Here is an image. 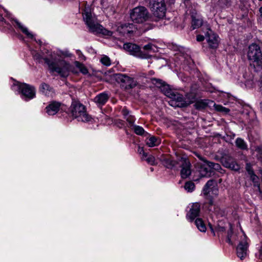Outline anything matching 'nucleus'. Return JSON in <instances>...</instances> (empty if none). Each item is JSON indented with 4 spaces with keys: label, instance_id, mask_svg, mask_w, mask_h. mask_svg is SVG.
<instances>
[{
    "label": "nucleus",
    "instance_id": "f257e3e1",
    "mask_svg": "<svg viewBox=\"0 0 262 262\" xmlns=\"http://www.w3.org/2000/svg\"><path fill=\"white\" fill-rule=\"evenodd\" d=\"M150 82L161 89L162 93L170 99L168 103L173 107H186L195 101V96L192 93H188L183 97L177 91L170 89L168 85L165 84L161 80L155 78L149 79Z\"/></svg>",
    "mask_w": 262,
    "mask_h": 262
},
{
    "label": "nucleus",
    "instance_id": "f03ea898",
    "mask_svg": "<svg viewBox=\"0 0 262 262\" xmlns=\"http://www.w3.org/2000/svg\"><path fill=\"white\" fill-rule=\"evenodd\" d=\"M62 55L64 57H70L71 54L68 51L62 52L60 56ZM59 55L55 54L53 57L52 55V61L48 58H45L46 63L48 64L49 69L52 72H55L60 75L61 77H66L69 76L70 72L77 73V71L74 70V68L69 63L64 60H60L58 58Z\"/></svg>",
    "mask_w": 262,
    "mask_h": 262
},
{
    "label": "nucleus",
    "instance_id": "7ed1b4c3",
    "mask_svg": "<svg viewBox=\"0 0 262 262\" xmlns=\"http://www.w3.org/2000/svg\"><path fill=\"white\" fill-rule=\"evenodd\" d=\"M82 14L83 19L91 32L106 36L112 35L111 31L105 29L98 23L95 17L92 15L89 8H85Z\"/></svg>",
    "mask_w": 262,
    "mask_h": 262
},
{
    "label": "nucleus",
    "instance_id": "20e7f679",
    "mask_svg": "<svg viewBox=\"0 0 262 262\" xmlns=\"http://www.w3.org/2000/svg\"><path fill=\"white\" fill-rule=\"evenodd\" d=\"M72 116L79 121L89 122L92 119L86 111L85 107L77 101H73L70 107Z\"/></svg>",
    "mask_w": 262,
    "mask_h": 262
},
{
    "label": "nucleus",
    "instance_id": "39448f33",
    "mask_svg": "<svg viewBox=\"0 0 262 262\" xmlns=\"http://www.w3.org/2000/svg\"><path fill=\"white\" fill-rule=\"evenodd\" d=\"M149 7L156 21L163 19L165 16L166 7L164 0H150Z\"/></svg>",
    "mask_w": 262,
    "mask_h": 262
},
{
    "label": "nucleus",
    "instance_id": "423d86ee",
    "mask_svg": "<svg viewBox=\"0 0 262 262\" xmlns=\"http://www.w3.org/2000/svg\"><path fill=\"white\" fill-rule=\"evenodd\" d=\"M130 17L133 21L136 23H143L149 18V14L144 7H137L130 12Z\"/></svg>",
    "mask_w": 262,
    "mask_h": 262
},
{
    "label": "nucleus",
    "instance_id": "0eeeda50",
    "mask_svg": "<svg viewBox=\"0 0 262 262\" xmlns=\"http://www.w3.org/2000/svg\"><path fill=\"white\" fill-rule=\"evenodd\" d=\"M248 59L252 63L254 66H259L261 63L262 59V53L260 47L255 43H253L249 46L247 52Z\"/></svg>",
    "mask_w": 262,
    "mask_h": 262
},
{
    "label": "nucleus",
    "instance_id": "6e6552de",
    "mask_svg": "<svg viewBox=\"0 0 262 262\" xmlns=\"http://www.w3.org/2000/svg\"><path fill=\"white\" fill-rule=\"evenodd\" d=\"M203 193L210 200V205L213 204L212 199L218 195V189L214 181L210 180L207 182L203 188Z\"/></svg>",
    "mask_w": 262,
    "mask_h": 262
},
{
    "label": "nucleus",
    "instance_id": "1a4fd4ad",
    "mask_svg": "<svg viewBox=\"0 0 262 262\" xmlns=\"http://www.w3.org/2000/svg\"><path fill=\"white\" fill-rule=\"evenodd\" d=\"M248 249L247 237L244 233H242L240 235L239 244L236 248V253L238 257L242 260L244 259L247 256Z\"/></svg>",
    "mask_w": 262,
    "mask_h": 262
},
{
    "label": "nucleus",
    "instance_id": "9d476101",
    "mask_svg": "<svg viewBox=\"0 0 262 262\" xmlns=\"http://www.w3.org/2000/svg\"><path fill=\"white\" fill-rule=\"evenodd\" d=\"M19 91L26 100L33 99L35 97L36 92L34 86L26 83H17L16 84Z\"/></svg>",
    "mask_w": 262,
    "mask_h": 262
},
{
    "label": "nucleus",
    "instance_id": "9b49d317",
    "mask_svg": "<svg viewBox=\"0 0 262 262\" xmlns=\"http://www.w3.org/2000/svg\"><path fill=\"white\" fill-rule=\"evenodd\" d=\"M123 48L126 51L130 53L131 54L139 57L142 58H148L150 56L146 53H143L140 50L139 46L132 43H124Z\"/></svg>",
    "mask_w": 262,
    "mask_h": 262
},
{
    "label": "nucleus",
    "instance_id": "f8f14e48",
    "mask_svg": "<svg viewBox=\"0 0 262 262\" xmlns=\"http://www.w3.org/2000/svg\"><path fill=\"white\" fill-rule=\"evenodd\" d=\"M221 163L223 165L235 171H238L240 169V166L234 159L228 155H225L221 158Z\"/></svg>",
    "mask_w": 262,
    "mask_h": 262
},
{
    "label": "nucleus",
    "instance_id": "ddd939ff",
    "mask_svg": "<svg viewBox=\"0 0 262 262\" xmlns=\"http://www.w3.org/2000/svg\"><path fill=\"white\" fill-rule=\"evenodd\" d=\"M116 79L118 81L126 84V88L132 89L137 85V81L133 78L130 77L125 74H116Z\"/></svg>",
    "mask_w": 262,
    "mask_h": 262
},
{
    "label": "nucleus",
    "instance_id": "4468645a",
    "mask_svg": "<svg viewBox=\"0 0 262 262\" xmlns=\"http://www.w3.org/2000/svg\"><path fill=\"white\" fill-rule=\"evenodd\" d=\"M179 163L181 167V177L183 179L187 178L191 173L190 162L185 158H181Z\"/></svg>",
    "mask_w": 262,
    "mask_h": 262
},
{
    "label": "nucleus",
    "instance_id": "2eb2a0df",
    "mask_svg": "<svg viewBox=\"0 0 262 262\" xmlns=\"http://www.w3.org/2000/svg\"><path fill=\"white\" fill-rule=\"evenodd\" d=\"M205 37L209 46L212 49H216L219 45V37L210 29L205 33Z\"/></svg>",
    "mask_w": 262,
    "mask_h": 262
},
{
    "label": "nucleus",
    "instance_id": "dca6fc26",
    "mask_svg": "<svg viewBox=\"0 0 262 262\" xmlns=\"http://www.w3.org/2000/svg\"><path fill=\"white\" fill-rule=\"evenodd\" d=\"M210 162L206 161L200 164L199 172L202 177H209L212 174L211 167L209 166Z\"/></svg>",
    "mask_w": 262,
    "mask_h": 262
},
{
    "label": "nucleus",
    "instance_id": "f3484780",
    "mask_svg": "<svg viewBox=\"0 0 262 262\" xmlns=\"http://www.w3.org/2000/svg\"><path fill=\"white\" fill-rule=\"evenodd\" d=\"M200 211V205L198 203L192 204L189 211L187 214V219L191 221L193 220L199 214Z\"/></svg>",
    "mask_w": 262,
    "mask_h": 262
},
{
    "label": "nucleus",
    "instance_id": "a211bd4d",
    "mask_svg": "<svg viewBox=\"0 0 262 262\" xmlns=\"http://www.w3.org/2000/svg\"><path fill=\"white\" fill-rule=\"evenodd\" d=\"M60 106V103L53 101L46 107V113L49 115H54L59 111Z\"/></svg>",
    "mask_w": 262,
    "mask_h": 262
},
{
    "label": "nucleus",
    "instance_id": "6ab92c4d",
    "mask_svg": "<svg viewBox=\"0 0 262 262\" xmlns=\"http://www.w3.org/2000/svg\"><path fill=\"white\" fill-rule=\"evenodd\" d=\"M136 27L133 24H124L121 25L118 27V30L120 33L125 34L133 32L136 29Z\"/></svg>",
    "mask_w": 262,
    "mask_h": 262
},
{
    "label": "nucleus",
    "instance_id": "aec40b11",
    "mask_svg": "<svg viewBox=\"0 0 262 262\" xmlns=\"http://www.w3.org/2000/svg\"><path fill=\"white\" fill-rule=\"evenodd\" d=\"M41 93L48 96H52L54 93L53 89L46 83H42L39 86Z\"/></svg>",
    "mask_w": 262,
    "mask_h": 262
},
{
    "label": "nucleus",
    "instance_id": "412c9836",
    "mask_svg": "<svg viewBox=\"0 0 262 262\" xmlns=\"http://www.w3.org/2000/svg\"><path fill=\"white\" fill-rule=\"evenodd\" d=\"M191 18V26L193 28V29L198 28L202 25L203 20L200 15L196 14L195 15H192Z\"/></svg>",
    "mask_w": 262,
    "mask_h": 262
},
{
    "label": "nucleus",
    "instance_id": "4be33fe9",
    "mask_svg": "<svg viewBox=\"0 0 262 262\" xmlns=\"http://www.w3.org/2000/svg\"><path fill=\"white\" fill-rule=\"evenodd\" d=\"M108 99L107 94L105 93H101L96 96L94 98V101L97 104L102 105H104Z\"/></svg>",
    "mask_w": 262,
    "mask_h": 262
},
{
    "label": "nucleus",
    "instance_id": "5701e85b",
    "mask_svg": "<svg viewBox=\"0 0 262 262\" xmlns=\"http://www.w3.org/2000/svg\"><path fill=\"white\" fill-rule=\"evenodd\" d=\"M32 55L33 56V58L35 60H37L38 62H40L41 61L42 59H43L46 62L45 58H48L50 60V61H52L51 57L52 55L54 57L55 55V53H51L48 56H42L41 54H40L38 53H37L36 51H33L32 52Z\"/></svg>",
    "mask_w": 262,
    "mask_h": 262
},
{
    "label": "nucleus",
    "instance_id": "b1692460",
    "mask_svg": "<svg viewBox=\"0 0 262 262\" xmlns=\"http://www.w3.org/2000/svg\"><path fill=\"white\" fill-rule=\"evenodd\" d=\"M146 143L149 147H154L160 144V140L155 136H151L146 139Z\"/></svg>",
    "mask_w": 262,
    "mask_h": 262
},
{
    "label": "nucleus",
    "instance_id": "393cba45",
    "mask_svg": "<svg viewBox=\"0 0 262 262\" xmlns=\"http://www.w3.org/2000/svg\"><path fill=\"white\" fill-rule=\"evenodd\" d=\"M210 102H213L209 100H201L195 102L194 106L197 110H203L207 106Z\"/></svg>",
    "mask_w": 262,
    "mask_h": 262
},
{
    "label": "nucleus",
    "instance_id": "a878e982",
    "mask_svg": "<svg viewBox=\"0 0 262 262\" xmlns=\"http://www.w3.org/2000/svg\"><path fill=\"white\" fill-rule=\"evenodd\" d=\"M13 20L15 23L17 27L21 30V31L25 34L28 37L33 38V35L32 34L30 33L28 30L27 28L24 27L20 23H19L17 19H13Z\"/></svg>",
    "mask_w": 262,
    "mask_h": 262
},
{
    "label": "nucleus",
    "instance_id": "bb28decb",
    "mask_svg": "<svg viewBox=\"0 0 262 262\" xmlns=\"http://www.w3.org/2000/svg\"><path fill=\"white\" fill-rule=\"evenodd\" d=\"M195 224L198 229L201 232H205L206 230V226L202 219L198 218L195 221Z\"/></svg>",
    "mask_w": 262,
    "mask_h": 262
},
{
    "label": "nucleus",
    "instance_id": "cd10ccee",
    "mask_svg": "<svg viewBox=\"0 0 262 262\" xmlns=\"http://www.w3.org/2000/svg\"><path fill=\"white\" fill-rule=\"evenodd\" d=\"M236 145L242 149H246L247 148V145L246 142L241 138H238L235 141Z\"/></svg>",
    "mask_w": 262,
    "mask_h": 262
},
{
    "label": "nucleus",
    "instance_id": "c85d7f7f",
    "mask_svg": "<svg viewBox=\"0 0 262 262\" xmlns=\"http://www.w3.org/2000/svg\"><path fill=\"white\" fill-rule=\"evenodd\" d=\"M209 164V166L211 167L212 173L213 172V170H215L221 173H222V171L223 170V169H222V167L219 164L210 162V164Z\"/></svg>",
    "mask_w": 262,
    "mask_h": 262
},
{
    "label": "nucleus",
    "instance_id": "c756f323",
    "mask_svg": "<svg viewBox=\"0 0 262 262\" xmlns=\"http://www.w3.org/2000/svg\"><path fill=\"white\" fill-rule=\"evenodd\" d=\"M131 128L134 130V132L137 135H143L145 133V130L143 128L140 126L134 125L133 127H131Z\"/></svg>",
    "mask_w": 262,
    "mask_h": 262
},
{
    "label": "nucleus",
    "instance_id": "7c9ffc66",
    "mask_svg": "<svg viewBox=\"0 0 262 262\" xmlns=\"http://www.w3.org/2000/svg\"><path fill=\"white\" fill-rule=\"evenodd\" d=\"M75 66L76 68H77L83 74H85L88 73V71L87 69L85 68V67L80 63L78 61H75Z\"/></svg>",
    "mask_w": 262,
    "mask_h": 262
},
{
    "label": "nucleus",
    "instance_id": "2f4dec72",
    "mask_svg": "<svg viewBox=\"0 0 262 262\" xmlns=\"http://www.w3.org/2000/svg\"><path fill=\"white\" fill-rule=\"evenodd\" d=\"M213 106L215 110L218 112L228 113L230 111L229 108L225 107L221 105H218L214 103Z\"/></svg>",
    "mask_w": 262,
    "mask_h": 262
},
{
    "label": "nucleus",
    "instance_id": "473e14b6",
    "mask_svg": "<svg viewBox=\"0 0 262 262\" xmlns=\"http://www.w3.org/2000/svg\"><path fill=\"white\" fill-rule=\"evenodd\" d=\"M194 184L192 182H187L185 183L184 188L188 192H191L194 188Z\"/></svg>",
    "mask_w": 262,
    "mask_h": 262
},
{
    "label": "nucleus",
    "instance_id": "72a5a7b5",
    "mask_svg": "<svg viewBox=\"0 0 262 262\" xmlns=\"http://www.w3.org/2000/svg\"><path fill=\"white\" fill-rule=\"evenodd\" d=\"M232 230L231 228H230V231L228 232V235H227V242L229 243L230 244L233 245V240L234 239L235 237L236 236L235 235H233V237L232 238Z\"/></svg>",
    "mask_w": 262,
    "mask_h": 262
},
{
    "label": "nucleus",
    "instance_id": "f704fd0d",
    "mask_svg": "<svg viewBox=\"0 0 262 262\" xmlns=\"http://www.w3.org/2000/svg\"><path fill=\"white\" fill-rule=\"evenodd\" d=\"M126 120V121L128 122L127 126L128 127L131 128L134 125V122L135 120V119L134 117L132 115H129L128 117H126L125 118Z\"/></svg>",
    "mask_w": 262,
    "mask_h": 262
},
{
    "label": "nucleus",
    "instance_id": "c9c22d12",
    "mask_svg": "<svg viewBox=\"0 0 262 262\" xmlns=\"http://www.w3.org/2000/svg\"><path fill=\"white\" fill-rule=\"evenodd\" d=\"M209 227L214 235H215V232H222L225 230V229L224 227H221L220 226L216 227L215 229V230L213 229L211 224H209Z\"/></svg>",
    "mask_w": 262,
    "mask_h": 262
},
{
    "label": "nucleus",
    "instance_id": "e433bc0d",
    "mask_svg": "<svg viewBox=\"0 0 262 262\" xmlns=\"http://www.w3.org/2000/svg\"><path fill=\"white\" fill-rule=\"evenodd\" d=\"M100 61L104 66H109L111 65V60L107 56H103L101 58Z\"/></svg>",
    "mask_w": 262,
    "mask_h": 262
},
{
    "label": "nucleus",
    "instance_id": "4c0bfd02",
    "mask_svg": "<svg viewBox=\"0 0 262 262\" xmlns=\"http://www.w3.org/2000/svg\"><path fill=\"white\" fill-rule=\"evenodd\" d=\"M145 160L150 165H154L155 163V158L152 155L148 156Z\"/></svg>",
    "mask_w": 262,
    "mask_h": 262
},
{
    "label": "nucleus",
    "instance_id": "58836bf2",
    "mask_svg": "<svg viewBox=\"0 0 262 262\" xmlns=\"http://www.w3.org/2000/svg\"><path fill=\"white\" fill-rule=\"evenodd\" d=\"M249 174L251 176V179L252 180V181L256 183L258 182V177L254 173L253 171H249Z\"/></svg>",
    "mask_w": 262,
    "mask_h": 262
},
{
    "label": "nucleus",
    "instance_id": "ea45409f",
    "mask_svg": "<svg viewBox=\"0 0 262 262\" xmlns=\"http://www.w3.org/2000/svg\"><path fill=\"white\" fill-rule=\"evenodd\" d=\"M122 113L123 115L124 116V118L128 117L129 115H130L129 114V111L128 110H127L126 108H123V110H122Z\"/></svg>",
    "mask_w": 262,
    "mask_h": 262
},
{
    "label": "nucleus",
    "instance_id": "a19ab883",
    "mask_svg": "<svg viewBox=\"0 0 262 262\" xmlns=\"http://www.w3.org/2000/svg\"><path fill=\"white\" fill-rule=\"evenodd\" d=\"M153 45L151 43H148L146 45H145L143 47V49L146 51H150L152 50Z\"/></svg>",
    "mask_w": 262,
    "mask_h": 262
},
{
    "label": "nucleus",
    "instance_id": "79ce46f5",
    "mask_svg": "<svg viewBox=\"0 0 262 262\" xmlns=\"http://www.w3.org/2000/svg\"><path fill=\"white\" fill-rule=\"evenodd\" d=\"M196 40L198 41H202L204 40V36L202 35H198L196 36Z\"/></svg>",
    "mask_w": 262,
    "mask_h": 262
},
{
    "label": "nucleus",
    "instance_id": "37998d69",
    "mask_svg": "<svg viewBox=\"0 0 262 262\" xmlns=\"http://www.w3.org/2000/svg\"><path fill=\"white\" fill-rule=\"evenodd\" d=\"M138 152L139 154L142 155L145 152L143 147L139 146L138 149Z\"/></svg>",
    "mask_w": 262,
    "mask_h": 262
},
{
    "label": "nucleus",
    "instance_id": "c03bdc74",
    "mask_svg": "<svg viewBox=\"0 0 262 262\" xmlns=\"http://www.w3.org/2000/svg\"><path fill=\"white\" fill-rule=\"evenodd\" d=\"M196 156L198 157V158L200 160H201L202 162H206L207 161V160H206L204 158L202 157L201 156L199 155H196Z\"/></svg>",
    "mask_w": 262,
    "mask_h": 262
},
{
    "label": "nucleus",
    "instance_id": "a18cd8bd",
    "mask_svg": "<svg viewBox=\"0 0 262 262\" xmlns=\"http://www.w3.org/2000/svg\"><path fill=\"white\" fill-rule=\"evenodd\" d=\"M176 161H170V167L172 168L173 167H174L176 165Z\"/></svg>",
    "mask_w": 262,
    "mask_h": 262
},
{
    "label": "nucleus",
    "instance_id": "49530a36",
    "mask_svg": "<svg viewBox=\"0 0 262 262\" xmlns=\"http://www.w3.org/2000/svg\"><path fill=\"white\" fill-rule=\"evenodd\" d=\"M147 154L146 153V152H144L143 154H142V160H145V159H146V158L147 157Z\"/></svg>",
    "mask_w": 262,
    "mask_h": 262
},
{
    "label": "nucleus",
    "instance_id": "de8ad7c7",
    "mask_svg": "<svg viewBox=\"0 0 262 262\" xmlns=\"http://www.w3.org/2000/svg\"><path fill=\"white\" fill-rule=\"evenodd\" d=\"M259 257L262 260V246L260 247V249H259Z\"/></svg>",
    "mask_w": 262,
    "mask_h": 262
},
{
    "label": "nucleus",
    "instance_id": "09e8293b",
    "mask_svg": "<svg viewBox=\"0 0 262 262\" xmlns=\"http://www.w3.org/2000/svg\"><path fill=\"white\" fill-rule=\"evenodd\" d=\"M259 11L260 13V15L262 17V7L259 8Z\"/></svg>",
    "mask_w": 262,
    "mask_h": 262
},
{
    "label": "nucleus",
    "instance_id": "8fccbe9b",
    "mask_svg": "<svg viewBox=\"0 0 262 262\" xmlns=\"http://www.w3.org/2000/svg\"><path fill=\"white\" fill-rule=\"evenodd\" d=\"M175 0H168L170 4H172L174 3Z\"/></svg>",
    "mask_w": 262,
    "mask_h": 262
},
{
    "label": "nucleus",
    "instance_id": "3c124183",
    "mask_svg": "<svg viewBox=\"0 0 262 262\" xmlns=\"http://www.w3.org/2000/svg\"><path fill=\"white\" fill-rule=\"evenodd\" d=\"M141 76L145 77V78H147L146 74L145 73H142L141 75Z\"/></svg>",
    "mask_w": 262,
    "mask_h": 262
},
{
    "label": "nucleus",
    "instance_id": "603ef678",
    "mask_svg": "<svg viewBox=\"0 0 262 262\" xmlns=\"http://www.w3.org/2000/svg\"><path fill=\"white\" fill-rule=\"evenodd\" d=\"M148 74L149 75H152L154 74V72L153 71H150L149 72Z\"/></svg>",
    "mask_w": 262,
    "mask_h": 262
},
{
    "label": "nucleus",
    "instance_id": "864d4df0",
    "mask_svg": "<svg viewBox=\"0 0 262 262\" xmlns=\"http://www.w3.org/2000/svg\"><path fill=\"white\" fill-rule=\"evenodd\" d=\"M4 20V17L0 15V21H3V20Z\"/></svg>",
    "mask_w": 262,
    "mask_h": 262
},
{
    "label": "nucleus",
    "instance_id": "5fc2aeb1",
    "mask_svg": "<svg viewBox=\"0 0 262 262\" xmlns=\"http://www.w3.org/2000/svg\"><path fill=\"white\" fill-rule=\"evenodd\" d=\"M247 170L248 172H249V171H252V170L250 169V168L249 167H247Z\"/></svg>",
    "mask_w": 262,
    "mask_h": 262
},
{
    "label": "nucleus",
    "instance_id": "6e6d98bb",
    "mask_svg": "<svg viewBox=\"0 0 262 262\" xmlns=\"http://www.w3.org/2000/svg\"><path fill=\"white\" fill-rule=\"evenodd\" d=\"M260 110L262 112V102L260 103Z\"/></svg>",
    "mask_w": 262,
    "mask_h": 262
}]
</instances>
